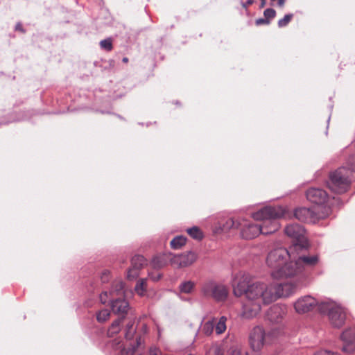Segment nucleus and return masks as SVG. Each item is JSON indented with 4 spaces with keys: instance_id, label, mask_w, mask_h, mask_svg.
<instances>
[{
    "instance_id": "nucleus-1",
    "label": "nucleus",
    "mask_w": 355,
    "mask_h": 355,
    "mask_svg": "<svg viewBox=\"0 0 355 355\" xmlns=\"http://www.w3.org/2000/svg\"><path fill=\"white\" fill-rule=\"evenodd\" d=\"M233 292L235 296L245 295L246 300L243 305L242 317L251 319L260 312L262 305L274 302V295L271 291L270 284L263 282H252V277L248 273L241 272L233 283Z\"/></svg>"
},
{
    "instance_id": "nucleus-2",
    "label": "nucleus",
    "mask_w": 355,
    "mask_h": 355,
    "mask_svg": "<svg viewBox=\"0 0 355 355\" xmlns=\"http://www.w3.org/2000/svg\"><path fill=\"white\" fill-rule=\"evenodd\" d=\"M347 163L351 168L340 167L330 173L328 187L330 190L336 193H345L352 180L355 179V154L349 157Z\"/></svg>"
},
{
    "instance_id": "nucleus-3",
    "label": "nucleus",
    "mask_w": 355,
    "mask_h": 355,
    "mask_svg": "<svg viewBox=\"0 0 355 355\" xmlns=\"http://www.w3.org/2000/svg\"><path fill=\"white\" fill-rule=\"evenodd\" d=\"M286 210L282 207H266L253 214V218L260 220L262 234H270L280 227L278 219L284 217Z\"/></svg>"
},
{
    "instance_id": "nucleus-4",
    "label": "nucleus",
    "mask_w": 355,
    "mask_h": 355,
    "mask_svg": "<svg viewBox=\"0 0 355 355\" xmlns=\"http://www.w3.org/2000/svg\"><path fill=\"white\" fill-rule=\"evenodd\" d=\"M331 214L329 207H315L313 208L300 207L294 211V216L300 221L315 223L319 220L327 218Z\"/></svg>"
},
{
    "instance_id": "nucleus-5",
    "label": "nucleus",
    "mask_w": 355,
    "mask_h": 355,
    "mask_svg": "<svg viewBox=\"0 0 355 355\" xmlns=\"http://www.w3.org/2000/svg\"><path fill=\"white\" fill-rule=\"evenodd\" d=\"M318 311L327 314L331 325L336 328H340L346 320V311L340 305L333 302H322L318 306Z\"/></svg>"
},
{
    "instance_id": "nucleus-6",
    "label": "nucleus",
    "mask_w": 355,
    "mask_h": 355,
    "mask_svg": "<svg viewBox=\"0 0 355 355\" xmlns=\"http://www.w3.org/2000/svg\"><path fill=\"white\" fill-rule=\"evenodd\" d=\"M286 234L293 239V244L290 246L291 250L297 251L309 248V244L305 236V230L298 224H292L285 228Z\"/></svg>"
},
{
    "instance_id": "nucleus-7",
    "label": "nucleus",
    "mask_w": 355,
    "mask_h": 355,
    "mask_svg": "<svg viewBox=\"0 0 355 355\" xmlns=\"http://www.w3.org/2000/svg\"><path fill=\"white\" fill-rule=\"evenodd\" d=\"M295 258V252L284 248H276L269 252L266 263L272 270L280 269L288 259Z\"/></svg>"
},
{
    "instance_id": "nucleus-8",
    "label": "nucleus",
    "mask_w": 355,
    "mask_h": 355,
    "mask_svg": "<svg viewBox=\"0 0 355 355\" xmlns=\"http://www.w3.org/2000/svg\"><path fill=\"white\" fill-rule=\"evenodd\" d=\"M203 295L218 302L225 301L228 295L227 287L214 282L205 283L202 288Z\"/></svg>"
},
{
    "instance_id": "nucleus-9",
    "label": "nucleus",
    "mask_w": 355,
    "mask_h": 355,
    "mask_svg": "<svg viewBox=\"0 0 355 355\" xmlns=\"http://www.w3.org/2000/svg\"><path fill=\"white\" fill-rule=\"evenodd\" d=\"M226 322L227 318L225 316L220 317L218 320L213 318L202 323L199 331L206 336H209L215 330L217 335H220L226 331Z\"/></svg>"
},
{
    "instance_id": "nucleus-10",
    "label": "nucleus",
    "mask_w": 355,
    "mask_h": 355,
    "mask_svg": "<svg viewBox=\"0 0 355 355\" xmlns=\"http://www.w3.org/2000/svg\"><path fill=\"white\" fill-rule=\"evenodd\" d=\"M289 259V262H286L283 266L278 270H272L271 276L273 279H282L284 277H292L302 274L303 272L301 266L297 264V259Z\"/></svg>"
},
{
    "instance_id": "nucleus-11",
    "label": "nucleus",
    "mask_w": 355,
    "mask_h": 355,
    "mask_svg": "<svg viewBox=\"0 0 355 355\" xmlns=\"http://www.w3.org/2000/svg\"><path fill=\"white\" fill-rule=\"evenodd\" d=\"M308 248L303 250H298L295 251V254L297 259V264L301 266L302 272L306 270L311 269L317 266L320 262V257L317 254H306L304 253Z\"/></svg>"
},
{
    "instance_id": "nucleus-12",
    "label": "nucleus",
    "mask_w": 355,
    "mask_h": 355,
    "mask_svg": "<svg viewBox=\"0 0 355 355\" xmlns=\"http://www.w3.org/2000/svg\"><path fill=\"white\" fill-rule=\"evenodd\" d=\"M266 339L264 329L261 327H254L250 336V343L252 349V352L250 353L251 354L254 353L259 354V352L266 342Z\"/></svg>"
},
{
    "instance_id": "nucleus-13",
    "label": "nucleus",
    "mask_w": 355,
    "mask_h": 355,
    "mask_svg": "<svg viewBox=\"0 0 355 355\" xmlns=\"http://www.w3.org/2000/svg\"><path fill=\"white\" fill-rule=\"evenodd\" d=\"M306 196L308 200L318 205V207L327 206L331 208L326 191L319 188H310L306 191Z\"/></svg>"
},
{
    "instance_id": "nucleus-14",
    "label": "nucleus",
    "mask_w": 355,
    "mask_h": 355,
    "mask_svg": "<svg viewBox=\"0 0 355 355\" xmlns=\"http://www.w3.org/2000/svg\"><path fill=\"white\" fill-rule=\"evenodd\" d=\"M320 304L313 297L310 295H306L299 298L294 304V308L297 313L303 314L312 311L317 309Z\"/></svg>"
},
{
    "instance_id": "nucleus-15",
    "label": "nucleus",
    "mask_w": 355,
    "mask_h": 355,
    "mask_svg": "<svg viewBox=\"0 0 355 355\" xmlns=\"http://www.w3.org/2000/svg\"><path fill=\"white\" fill-rule=\"evenodd\" d=\"M271 291L274 296V301L282 297H288L292 294L297 288V285L293 283L270 284Z\"/></svg>"
},
{
    "instance_id": "nucleus-16",
    "label": "nucleus",
    "mask_w": 355,
    "mask_h": 355,
    "mask_svg": "<svg viewBox=\"0 0 355 355\" xmlns=\"http://www.w3.org/2000/svg\"><path fill=\"white\" fill-rule=\"evenodd\" d=\"M261 234L259 223H254L243 219L241 223V234L243 239H252Z\"/></svg>"
},
{
    "instance_id": "nucleus-17",
    "label": "nucleus",
    "mask_w": 355,
    "mask_h": 355,
    "mask_svg": "<svg viewBox=\"0 0 355 355\" xmlns=\"http://www.w3.org/2000/svg\"><path fill=\"white\" fill-rule=\"evenodd\" d=\"M196 259V254L191 251L178 255L172 254L171 265L178 268L187 267L193 263Z\"/></svg>"
},
{
    "instance_id": "nucleus-18",
    "label": "nucleus",
    "mask_w": 355,
    "mask_h": 355,
    "mask_svg": "<svg viewBox=\"0 0 355 355\" xmlns=\"http://www.w3.org/2000/svg\"><path fill=\"white\" fill-rule=\"evenodd\" d=\"M340 338L343 342V351L348 354L355 352V328L346 329Z\"/></svg>"
},
{
    "instance_id": "nucleus-19",
    "label": "nucleus",
    "mask_w": 355,
    "mask_h": 355,
    "mask_svg": "<svg viewBox=\"0 0 355 355\" xmlns=\"http://www.w3.org/2000/svg\"><path fill=\"white\" fill-rule=\"evenodd\" d=\"M132 323L129 322L126 325L125 339V342L123 344L121 350V355H133V332L132 331Z\"/></svg>"
},
{
    "instance_id": "nucleus-20",
    "label": "nucleus",
    "mask_w": 355,
    "mask_h": 355,
    "mask_svg": "<svg viewBox=\"0 0 355 355\" xmlns=\"http://www.w3.org/2000/svg\"><path fill=\"white\" fill-rule=\"evenodd\" d=\"M286 309L285 306L274 305L271 306L267 313L268 319L272 322H279L285 316Z\"/></svg>"
},
{
    "instance_id": "nucleus-21",
    "label": "nucleus",
    "mask_w": 355,
    "mask_h": 355,
    "mask_svg": "<svg viewBox=\"0 0 355 355\" xmlns=\"http://www.w3.org/2000/svg\"><path fill=\"white\" fill-rule=\"evenodd\" d=\"M172 254L164 253L155 256L150 263V266L155 270H159L166 266L168 262L171 263Z\"/></svg>"
},
{
    "instance_id": "nucleus-22",
    "label": "nucleus",
    "mask_w": 355,
    "mask_h": 355,
    "mask_svg": "<svg viewBox=\"0 0 355 355\" xmlns=\"http://www.w3.org/2000/svg\"><path fill=\"white\" fill-rule=\"evenodd\" d=\"M147 281V278H141L137 280L135 286V292L141 297H150L155 293L154 291L148 289Z\"/></svg>"
},
{
    "instance_id": "nucleus-23",
    "label": "nucleus",
    "mask_w": 355,
    "mask_h": 355,
    "mask_svg": "<svg viewBox=\"0 0 355 355\" xmlns=\"http://www.w3.org/2000/svg\"><path fill=\"white\" fill-rule=\"evenodd\" d=\"M129 306L128 302L124 299H116L111 302V308L112 311L116 314H125L128 311Z\"/></svg>"
},
{
    "instance_id": "nucleus-24",
    "label": "nucleus",
    "mask_w": 355,
    "mask_h": 355,
    "mask_svg": "<svg viewBox=\"0 0 355 355\" xmlns=\"http://www.w3.org/2000/svg\"><path fill=\"white\" fill-rule=\"evenodd\" d=\"M227 355H260V354H257V353L251 354L247 350L241 348L239 345L233 343L229 348Z\"/></svg>"
},
{
    "instance_id": "nucleus-25",
    "label": "nucleus",
    "mask_w": 355,
    "mask_h": 355,
    "mask_svg": "<svg viewBox=\"0 0 355 355\" xmlns=\"http://www.w3.org/2000/svg\"><path fill=\"white\" fill-rule=\"evenodd\" d=\"M123 321V318H119L114 320L110 326L107 330V336L109 337H113L118 334L121 330V324Z\"/></svg>"
},
{
    "instance_id": "nucleus-26",
    "label": "nucleus",
    "mask_w": 355,
    "mask_h": 355,
    "mask_svg": "<svg viewBox=\"0 0 355 355\" xmlns=\"http://www.w3.org/2000/svg\"><path fill=\"white\" fill-rule=\"evenodd\" d=\"M195 286V283L192 281H186L181 283L179 286L180 292L182 293L189 294L191 293Z\"/></svg>"
},
{
    "instance_id": "nucleus-27",
    "label": "nucleus",
    "mask_w": 355,
    "mask_h": 355,
    "mask_svg": "<svg viewBox=\"0 0 355 355\" xmlns=\"http://www.w3.org/2000/svg\"><path fill=\"white\" fill-rule=\"evenodd\" d=\"M241 223H243V219H234L229 218L224 224V228L227 229H239L241 228Z\"/></svg>"
},
{
    "instance_id": "nucleus-28",
    "label": "nucleus",
    "mask_w": 355,
    "mask_h": 355,
    "mask_svg": "<svg viewBox=\"0 0 355 355\" xmlns=\"http://www.w3.org/2000/svg\"><path fill=\"white\" fill-rule=\"evenodd\" d=\"M187 239L183 236L175 237L171 241V246L173 249H179L186 243Z\"/></svg>"
},
{
    "instance_id": "nucleus-29",
    "label": "nucleus",
    "mask_w": 355,
    "mask_h": 355,
    "mask_svg": "<svg viewBox=\"0 0 355 355\" xmlns=\"http://www.w3.org/2000/svg\"><path fill=\"white\" fill-rule=\"evenodd\" d=\"M187 233L189 235L196 240H201L203 238V234L202 231L197 227H193L187 230Z\"/></svg>"
},
{
    "instance_id": "nucleus-30",
    "label": "nucleus",
    "mask_w": 355,
    "mask_h": 355,
    "mask_svg": "<svg viewBox=\"0 0 355 355\" xmlns=\"http://www.w3.org/2000/svg\"><path fill=\"white\" fill-rule=\"evenodd\" d=\"M147 265V259L142 255H135V270Z\"/></svg>"
},
{
    "instance_id": "nucleus-31",
    "label": "nucleus",
    "mask_w": 355,
    "mask_h": 355,
    "mask_svg": "<svg viewBox=\"0 0 355 355\" xmlns=\"http://www.w3.org/2000/svg\"><path fill=\"white\" fill-rule=\"evenodd\" d=\"M100 47L106 51H111L113 49L112 40L111 37L103 40L99 43Z\"/></svg>"
},
{
    "instance_id": "nucleus-32",
    "label": "nucleus",
    "mask_w": 355,
    "mask_h": 355,
    "mask_svg": "<svg viewBox=\"0 0 355 355\" xmlns=\"http://www.w3.org/2000/svg\"><path fill=\"white\" fill-rule=\"evenodd\" d=\"M110 313L107 309H103L96 314V319L99 322H104L109 319Z\"/></svg>"
},
{
    "instance_id": "nucleus-33",
    "label": "nucleus",
    "mask_w": 355,
    "mask_h": 355,
    "mask_svg": "<svg viewBox=\"0 0 355 355\" xmlns=\"http://www.w3.org/2000/svg\"><path fill=\"white\" fill-rule=\"evenodd\" d=\"M293 14H287L286 15L284 18L279 19L278 21V26L279 27H284L286 26H287L289 22L291 21V19H293Z\"/></svg>"
},
{
    "instance_id": "nucleus-34",
    "label": "nucleus",
    "mask_w": 355,
    "mask_h": 355,
    "mask_svg": "<svg viewBox=\"0 0 355 355\" xmlns=\"http://www.w3.org/2000/svg\"><path fill=\"white\" fill-rule=\"evenodd\" d=\"M264 17L270 21L276 16V11L272 8H267L263 12Z\"/></svg>"
},
{
    "instance_id": "nucleus-35",
    "label": "nucleus",
    "mask_w": 355,
    "mask_h": 355,
    "mask_svg": "<svg viewBox=\"0 0 355 355\" xmlns=\"http://www.w3.org/2000/svg\"><path fill=\"white\" fill-rule=\"evenodd\" d=\"M114 286V291H112L110 292V294H113L114 292H116L117 294L121 295L123 293V288L124 285L123 282H119L115 284Z\"/></svg>"
},
{
    "instance_id": "nucleus-36",
    "label": "nucleus",
    "mask_w": 355,
    "mask_h": 355,
    "mask_svg": "<svg viewBox=\"0 0 355 355\" xmlns=\"http://www.w3.org/2000/svg\"><path fill=\"white\" fill-rule=\"evenodd\" d=\"M315 355H338V354L329 350L321 349L315 353Z\"/></svg>"
},
{
    "instance_id": "nucleus-37",
    "label": "nucleus",
    "mask_w": 355,
    "mask_h": 355,
    "mask_svg": "<svg viewBox=\"0 0 355 355\" xmlns=\"http://www.w3.org/2000/svg\"><path fill=\"white\" fill-rule=\"evenodd\" d=\"M269 24H270V21L268 19H266V18H259V19H256V21H255V24L257 26H260L262 24L268 25Z\"/></svg>"
},
{
    "instance_id": "nucleus-38",
    "label": "nucleus",
    "mask_w": 355,
    "mask_h": 355,
    "mask_svg": "<svg viewBox=\"0 0 355 355\" xmlns=\"http://www.w3.org/2000/svg\"><path fill=\"white\" fill-rule=\"evenodd\" d=\"M107 295H108V293L107 291L103 292L100 295V300H101L102 304H105L106 303Z\"/></svg>"
},
{
    "instance_id": "nucleus-39",
    "label": "nucleus",
    "mask_w": 355,
    "mask_h": 355,
    "mask_svg": "<svg viewBox=\"0 0 355 355\" xmlns=\"http://www.w3.org/2000/svg\"><path fill=\"white\" fill-rule=\"evenodd\" d=\"M148 276L150 279H152L154 282L158 281L161 277L162 275L160 273L157 274L156 275H153L152 273L149 272Z\"/></svg>"
},
{
    "instance_id": "nucleus-40",
    "label": "nucleus",
    "mask_w": 355,
    "mask_h": 355,
    "mask_svg": "<svg viewBox=\"0 0 355 355\" xmlns=\"http://www.w3.org/2000/svg\"><path fill=\"white\" fill-rule=\"evenodd\" d=\"M144 343V338L143 336H139L137 338L136 344L137 347H141V345Z\"/></svg>"
},
{
    "instance_id": "nucleus-41",
    "label": "nucleus",
    "mask_w": 355,
    "mask_h": 355,
    "mask_svg": "<svg viewBox=\"0 0 355 355\" xmlns=\"http://www.w3.org/2000/svg\"><path fill=\"white\" fill-rule=\"evenodd\" d=\"M109 272L107 270H105L101 277V279L103 282H105L107 280V277H108Z\"/></svg>"
},
{
    "instance_id": "nucleus-42",
    "label": "nucleus",
    "mask_w": 355,
    "mask_h": 355,
    "mask_svg": "<svg viewBox=\"0 0 355 355\" xmlns=\"http://www.w3.org/2000/svg\"><path fill=\"white\" fill-rule=\"evenodd\" d=\"M15 30L20 31H21L23 33L24 32V30L23 29L22 26H21V24L20 23H18V24H16Z\"/></svg>"
},
{
    "instance_id": "nucleus-43",
    "label": "nucleus",
    "mask_w": 355,
    "mask_h": 355,
    "mask_svg": "<svg viewBox=\"0 0 355 355\" xmlns=\"http://www.w3.org/2000/svg\"><path fill=\"white\" fill-rule=\"evenodd\" d=\"M214 355H223V351L218 348L215 350Z\"/></svg>"
},
{
    "instance_id": "nucleus-44",
    "label": "nucleus",
    "mask_w": 355,
    "mask_h": 355,
    "mask_svg": "<svg viewBox=\"0 0 355 355\" xmlns=\"http://www.w3.org/2000/svg\"><path fill=\"white\" fill-rule=\"evenodd\" d=\"M286 0H278L277 1V5L279 7H283L284 6Z\"/></svg>"
},
{
    "instance_id": "nucleus-45",
    "label": "nucleus",
    "mask_w": 355,
    "mask_h": 355,
    "mask_svg": "<svg viewBox=\"0 0 355 355\" xmlns=\"http://www.w3.org/2000/svg\"><path fill=\"white\" fill-rule=\"evenodd\" d=\"M260 1H261L260 8H263L266 6V0H260Z\"/></svg>"
},
{
    "instance_id": "nucleus-46",
    "label": "nucleus",
    "mask_w": 355,
    "mask_h": 355,
    "mask_svg": "<svg viewBox=\"0 0 355 355\" xmlns=\"http://www.w3.org/2000/svg\"><path fill=\"white\" fill-rule=\"evenodd\" d=\"M249 5L248 4V1L246 3H243V7L246 8Z\"/></svg>"
},
{
    "instance_id": "nucleus-47",
    "label": "nucleus",
    "mask_w": 355,
    "mask_h": 355,
    "mask_svg": "<svg viewBox=\"0 0 355 355\" xmlns=\"http://www.w3.org/2000/svg\"><path fill=\"white\" fill-rule=\"evenodd\" d=\"M128 59L127 58H123V62H128Z\"/></svg>"
},
{
    "instance_id": "nucleus-48",
    "label": "nucleus",
    "mask_w": 355,
    "mask_h": 355,
    "mask_svg": "<svg viewBox=\"0 0 355 355\" xmlns=\"http://www.w3.org/2000/svg\"><path fill=\"white\" fill-rule=\"evenodd\" d=\"M252 3H253V1H252V0H248V5H251Z\"/></svg>"
},
{
    "instance_id": "nucleus-49",
    "label": "nucleus",
    "mask_w": 355,
    "mask_h": 355,
    "mask_svg": "<svg viewBox=\"0 0 355 355\" xmlns=\"http://www.w3.org/2000/svg\"><path fill=\"white\" fill-rule=\"evenodd\" d=\"M276 1V0H270V1H271V2H274V1ZM271 5H272V6H274V3H271Z\"/></svg>"
},
{
    "instance_id": "nucleus-50",
    "label": "nucleus",
    "mask_w": 355,
    "mask_h": 355,
    "mask_svg": "<svg viewBox=\"0 0 355 355\" xmlns=\"http://www.w3.org/2000/svg\"><path fill=\"white\" fill-rule=\"evenodd\" d=\"M130 272H131V270H130L128 271V277H130Z\"/></svg>"
},
{
    "instance_id": "nucleus-51",
    "label": "nucleus",
    "mask_w": 355,
    "mask_h": 355,
    "mask_svg": "<svg viewBox=\"0 0 355 355\" xmlns=\"http://www.w3.org/2000/svg\"><path fill=\"white\" fill-rule=\"evenodd\" d=\"M144 329H145V331H146V325H144Z\"/></svg>"
}]
</instances>
